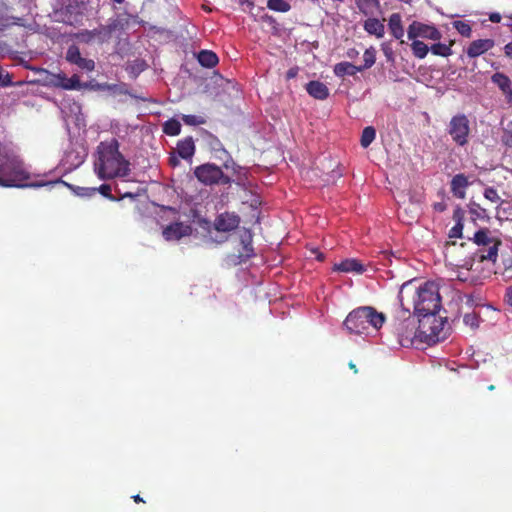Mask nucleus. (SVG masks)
<instances>
[{
  "label": "nucleus",
  "instance_id": "obj_1",
  "mask_svg": "<svg viewBox=\"0 0 512 512\" xmlns=\"http://www.w3.org/2000/svg\"><path fill=\"white\" fill-rule=\"evenodd\" d=\"M116 138L101 141L96 149L94 172L101 180L127 178L131 174V163L119 150Z\"/></svg>",
  "mask_w": 512,
  "mask_h": 512
},
{
  "label": "nucleus",
  "instance_id": "obj_2",
  "mask_svg": "<svg viewBox=\"0 0 512 512\" xmlns=\"http://www.w3.org/2000/svg\"><path fill=\"white\" fill-rule=\"evenodd\" d=\"M31 173L20 156L12 149L0 148V186L40 187L43 183L28 182Z\"/></svg>",
  "mask_w": 512,
  "mask_h": 512
},
{
  "label": "nucleus",
  "instance_id": "obj_3",
  "mask_svg": "<svg viewBox=\"0 0 512 512\" xmlns=\"http://www.w3.org/2000/svg\"><path fill=\"white\" fill-rule=\"evenodd\" d=\"M426 320H416L411 316L408 310H402L396 317L394 330L399 339V343L408 347L416 341L430 342L435 337L434 332L427 333L423 330Z\"/></svg>",
  "mask_w": 512,
  "mask_h": 512
},
{
  "label": "nucleus",
  "instance_id": "obj_4",
  "mask_svg": "<svg viewBox=\"0 0 512 512\" xmlns=\"http://www.w3.org/2000/svg\"><path fill=\"white\" fill-rule=\"evenodd\" d=\"M385 315L371 306H362L351 311L344 321L346 329L357 335L379 330L385 322Z\"/></svg>",
  "mask_w": 512,
  "mask_h": 512
},
{
  "label": "nucleus",
  "instance_id": "obj_5",
  "mask_svg": "<svg viewBox=\"0 0 512 512\" xmlns=\"http://www.w3.org/2000/svg\"><path fill=\"white\" fill-rule=\"evenodd\" d=\"M440 307L439 290L434 282H425L417 288L414 310L418 315L427 317L426 321H430V316H434Z\"/></svg>",
  "mask_w": 512,
  "mask_h": 512
},
{
  "label": "nucleus",
  "instance_id": "obj_6",
  "mask_svg": "<svg viewBox=\"0 0 512 512\" xmlns=\"http://www.w3.org/2000/svg\"><path fill=\"white\" fill-rule=\"evenodd\" d=\"M88 0H62L54 10L57 21L71 26L82 25L87 14Z\"/></svg>",
  "mask_w": 512,
  "mask_h": 512
},
{
  "label": "nucleus",
  "instance_id": "obj_7",
  "mask_svg": "<svg viewBox=\"0 0 512 512\" xmlns=\"http://www.w3.org/2000/svg\"><path fill=\"white\" fill-rule=\"evenodd\" d=\"M476 245L487 247L483 248L479 252L480 261H491L496 262L498 257V247L501 245V241L492 236V233L488 229H480L475 232L472 238L468 237Z\"/></svg>",
  "mask_w": 512,
  "mask_h": 512
},
{
  "label": "nucleus",
  "instance_id": "obj_8",
  "mask_svg": "<svg viewBox=\"0 0 512 512\" xmlns=\"http://www.w3.org/2000/svg\"><path fill=\"white\" fill-rule=\"evenodd\" d=\"M194 175L204 185L230 183V178L223 173L222 169L212 163H206L196 167Z\"/></svg>",
  "mask_w": 512,
  "mask_h": 512
},
{
  "label": "nucleus",
  "instance_id": "obj_9",
  "mask_svg": "<svg viewBox=\"0 0 512 512\" xmlns=\"http://www.w3.org/2000/svg\"><path fill=\"white\" fill-rule=\"evenodd\" d=\"M469 132V120L466 115L457 114L451 118L448 125V134L457 145L464 146L468 143Z\"/></svg>",
  "mask_w": 512,
  "mask_h": 512
},
{
  "label": "nucleus",
  "instance_id": "obj_10",
  "mask_svg": "<svg viewBox=\"0 0 512 512\" xmlns=\"http://www.w3.org/2000/svg\"><path fill=\"white\" fill-rule=\"evenodd\" d=\"M407 34L410 40H414L418 37L431 40H439L441 38V33L434 26L417 21L410 24Z\"/></svg>",
  "mask_w": 512,
  "mask_h": 512
},
{
  "label": "nucleus",
  "instance_id": "obj_11",
  "mask_svg": "<svg viewBox=\"0 0 512 512\" xmlns=\"http://www.w3.org/2000/svg\"><path fill=\"white\" fill-rule=\"evenodd\" d=\"M65 59L79 69L91 72L95 68V62L92 59L82 57L80 49L76 45H70L66 51Z\"/></svg>",
  "mask_w": 512,
  "mask_h": 512
},
{
  "label": "nucleus",
  "instance_id": "obj_12",
  "mask_svg": "<svg viewBox=\"0 0 512 512\" xmlns=\"http://www.w3.org/2000/svg\"><path fill=\"white\" fill-rule=\"evenodd\" d=\"M191 231L190 225L176 222L165 227L162 234L167 241H172L190 235Z\"/></svg>",
  "mask_w": 512,
  "mask_h": 512
},
{
  "label": "nucleus",
  "instance_id": "obj_13",
  "mask_svg": "<svg viewBox=\"0 0 512 512\" xmlns=\"http://www.w3.org/2000/svg\"><path fill=\"white\" fill-rule=\"evenodd\" d=\"M77 39L83 43L97 42L99 44L108 42L106 30L103 29L102 25L93 30H82L76 35Z\"/></svg>",
  "mask_w": 512,
  "mask_h": 512
},
{
  "label": "nucleus",
  "instance_id": "obj_14",
  "mask_svg": "<svg viewBox=\"0 0 512 512\" xmlns=\"http://www.w3.org/2000/svg\"><path fill=\"white\" fill-rule=\"evenodd\" d=\"M240 243L242 250L239 252V255L236 256L237 261H234L235 264L245 262L254 255V249L252 246V234L249 230L244 229L241 231Z\"/></svg>",
  "mask_w": 512,
  "mask_h": 512
},
{
  "label": "nucleus",
  "instance_id": "obj_15",
  "mask_svg": "<svg viewBox=\"0 0 512 512\" xmlns=\"http://www.w3.org/2000/svg\"><path fill=\"white\" fill-rule=\"evenodd\" d=\"M240 218L233 213L220 214L214 222L218 232H230L239 226Z\"/></svg>",
  "mask_w": 512,
  "mask_h": 512
},
{
  "label": "nucleus",
  "instance_id": "obj_16",
  "mask_svg": "<svg viewBox=\"0 0 512 512\" xmlns=\"http://www.w3.org/2000/svg\"><path fill=\"white\" fill-rule=\"evenodd\" d=\"M494 45L495 41L493 39H477L467 47L466 54L470 58H476L492 49Z\"/></svg>",
  "mask_w": 512,
  "mask_h": 512
},
{
  "label": "nucleus",
  "instance_id": "obj_17",
  "mask_svg": "<svg viewBox=\"0 0 512 512\" xmlns=\"http://www.w3.org/2000/svg\"><path fill=\"white\" fill-rule=\"evenodd\" d=\"M471 185L468 177L462 173L453 176L450 187L452 194L458 199H464L466 197V189Z\"/></svg>",
  "mask_w": 512,
  "mask_h": 512
},
{
  "label": "nucleus",
  "instance_id": "obj_18",
  "mask_svg": "<svg viewBox=\"0 0 512 512\" xmlns=\"http://www.w3.org/2000/svg\"><path fill=\"white\" fill-rule=\"evenodd\" d=\"M333 269L338 272L355 274H363L366 271V267L354 258H348L340 263H336Z\"/></svg>",
  "mask_w": 512,
  "mask_h": 512
},
{
  "label": "nucleus",
  "instance_id": "obj_19",
  "mask_svg": "<svg viewBox=\"0 0 512 512\" xmlns=\"http://www.w3.org/2000/svg\"><path fill=\"white\" fill-rule=\"evenodd\" d=\"M491 81L495 84L506 97L508 102H512V82L504 73L497 72L492 75Z\"/></svg>",
  "mask_w": 512,
  "mask_h": 512
},
{
  "label": "nucleus",
  "instance_id": "obj_20",
  "mask_svg": "<svg viewBox=\"0 0 512 512\" xmlns=\"http://www.w3.org/2000/svg\"><path fill=\"white\" fill-rule=\"evenodd\" d=\"M85 157L86 154L83 150L78 151L75 149H71L66 151L62 159V162L65 166H67V169L72 170L79 167L84 162Z\"/></svg>",
  "mask_w": 512,
  "mask_h": 512
},
{
  "label": "nucleus",
  "instance_id": "obj_21",
  "mask_svg": "<svg viewBox=\"0 0 512 512\" xmlns=\"http://www.w3.org/2000/svg\"><path fill=\"white\" fill-rule=\"evenodd\" d=\"M307 93L318 100H324L329 96L328 87L320 81H310L306 84Z\"/></svg>",
  "mask_w": 512,
  "mask_h": 512
},
{
  "label": "nucleus",
  "instance_id": "obj_22",
  "mask_svg": "<svg viewBox=\"0 0 512 512\" xmlns=\"http://www.w3.org/2000/svg\"><path fill=\"white\" fill-rule=\"evenodd\" d=\"M177 155L184 160H191L195 153V145L192 137H186L177 143L175 149Z\"/></svg>",
  "mask_w": 512,
  "mask_h": 512
},
{
  "label": "nucleus",
  "instance_id": "obj_23",
  "mask_svg": "<svg viewBox=\"0 0 512 512\" xmlns=\"http://www.w3.org/2000/svg\"><path fill=\"white\" fill-rule=\"evenodd\" d=\"M388 26L393 37L401 40V43H404L402 40L404 36V29L402 26V19L400 14L393 13L389 18Z\"/></svg>",
  "mask_w": 512,
  "mask_h": 512
},
{
  "label": "nucleus",
  "instance_id": "obj_24",
  "mask_svg": "<svg viewBox=\"0 0 512 512\" xmlns=\"http://www.w3.org/2000/svg\"><path fill=\"white\" fill-rule=\"evenodd\" d=\"M364 29L367 33L382 38L385 34L384 24L377 18H368L364 22Z\"/></svg>",
  "mask_w": 512,
  "mask_h": 512
},
{
  "label": "nucleus",
  "instance_id": "obj_25",
  "mask_svg": "<svg viewBox=\"0 0 512 512\" xmlns=\"http://www.w3.org/2000/svg\"><path fill=\"white\" fill-rule=\"evenodd\" d=\"M197 60L205 68H213L219 61L218 56L210 50H201L197 54Z\"/></svg>",
  "mask_w": 512,
  "mask_h": 512
},
{
  "label": "nucleus",
  "instance_id": "obj_26",
  "mask_svg": "<svg viewBox=\"0 0 512 512\" xmlns=\"http://www.w3.org/2000/svg\"><path fill=\"white\" fill-rule=\"evenodd\" d=\"M357 72H361V68L350 62H340L334 66V73L338 77L345 75L353 76Z\"/></svg>",
  "mask_w": 512,
  "mask_h": 512
},
{
  "label": "nucleus",
  "instance_id": "obj_27",
  "mask_svg": "<svg viewBox=\"0 0 512 512\" xmlns=\"http://www.w3.org/2000/svg\"><path fill=\"white\" fill-rule=\"evenodd\" d=\"M163 132L170 136H176L181 132V123L177 119H169L163 124Z\"/></svg>",
  "mask_w": 512,
  "mask_h": 512
},
{
  "label": "nucleus",
  "instance_id": "obj_28",
  "mask_svg": "<svg viewBox=\"0 0 512 512\" xmlns=\"http://www.w3.org/2000/svg\"><path fill=\"white\" fill-rule=\"evenodd\" d=\"M376 61V50L373 47H370L365 50L363 55V64L358 66L361 68V72L365 69H369L375 64Z\"/></svg>",
  "mask_w": 512,
  "mask_h": 512
},
{
  "label": "nucleus",
  "instance_id": "obj_29",
  "mask_svg": "<svg viewBox=\"0 0 512 512\" xmlns=\"http://www.w3.org/2000/svg\"><path fill=\"white\" fill-rule=\"evenodd\" d=\"M376 137V130L372 126H367L363 129L360 143L363 148H367Z\"/></svg>",
  "mask_w": 512,
  "mask_h": 512
},
{
  "label": "nucleus",
  "instance_id": "obj_30",
  "mask_svg": "<svg viewBox=\"0 0 512 512\" xmlns=\"http://www.w3.org/2000/svg\"><path fill=\"white\" fill-rule=\"evenodd\" d=\"M411 48H412L414 56L419 59L425 58L429 52L428 46L424 42L416 40V39L413 40V42L411 44Z\"/></svg>",
  "mask_w": 512,
  "mask_h": 512
},
{
  "label": "nucleus",
  "instance_id": "obj_31",
  "mask_svg": "<svg viewBox=\"0 0 512 512\" xmlns=\"http://www.w3.org/2000/svg\"><path fill=\"white\" fill-rule=\"evenodd\" d=\"M267 7L277 12H288L291 8L286 0H268Z\"/></svg>",
  "mask_w": 512,
  "mask_h": 512
},
{
  "label": "nucleus",
  "instance_id": "obj_32",
  "mask_svg": "<svg viewBox=\"0 0 512 512\" xmlns=\"http://www.w3.org/2000/svg\"><path fill=\"white\" fill-rule=\"evenodd\" d=\"M48 82L55 87L66 89L68 77L64 73L49 74Z\"/></svg>",
  "mask_w": 512,
  "mask_h": 512
},
{
  "label": "nucleus",
  "instance_id": "obj_33",
  "mask_svg": "<svg viewBox=\"0 0 512 512\" xmlns=\"http://www.w3.org/2000/svg\"><path fill=\"white\" fill-rule=\"evenodd\" d=\"M501 142L507 148L512 149V119L502 129Z\"/></svg>",
  "mask_w": 512,
  "mask_h": 512
},
{
  "label": "nucleus",
  "instance_id": "obj_34",
  "mask_svg": "<svg viewBox=\"0 0 512 512\" xmlns=\"http://www.w3.org/2000/svg\"><path fill=\"white\" fill-rule=\"evenodd\" d=\"M430 50L434 55L443 57H447L452 53L451 48L448 45L442 43L433 44Z\"/></svg>",
  "mask_w": 512,
  "mask_h": 512
},
{
  "label": "nucleus",
  "instance_id": "obj_35",
  "mask_svg": "<svg viewBox=\"0 0 512 512\" xmlns=\"http://www.w3.org/2000/svg\"><path fill=\"white\" fill-rule=\"evenodd\" d=\"M87 83H81L78 75L74 74L72 77H68V83L66 85V90H81L87 88Z\"/></svg>",
  "mask_w": 512,
  "mask_h": 512
},
{
  "label": "nucleus",
  "instance_id": "obj_36",
  "mask_svg": "<svg viewBox=\"0 0 512 512\" xmlns=\"http://www.w3.org/2000/svg\"><path fill=\"white\" fill-rule=\"evenodd\" d=\"M454 27L460 35L470 37L472 29L468 23L464 21H455Z\"/></svg>",
  "mask_w": 512,
  "mask_h": 512
},
{
  "label": "nucleus",
  "instance_id": "obj_37",
  "mask_svg": "<svg viewBox=\"0 0 512 512\" xmlns=\"http://www.w3.org/2000/svg\"><path fill=\"white\" fill-rule=\"evenodd\" d=\"M465 325L475 329L479 326V317L476 313H467L463 317Z\"/></svg>",
  "mask_w": 512,
  "mask_h": 512
},
{
  "label": "nucleus",
  "instance_id": "obj_38",
  "mask_svg": "<svg viewBox=\"0 0 512 512\" xmlns=\"http://www.w3.org/2000/svg\"><path fill=\"white\" fill-rule=\"evenodd\" d=\"M182 120L186 125L190 126H197L204 123L203 118L196 115H182Z\"/></svg>",
  "mask_w": 512,
  "mask_h": 512
},
{
  "label": "nucleus",
  "instance_id": "obj_39",
  "mask_svg": "<svg viewBox=\"0 0 512 512\" xmlns=\"http://www.w3.org/2000/svg\"><path fill=\"white\" fill-rule=\"evenodd\" d=\"M484 197L493 202V203H499L501 202V198L500 196L498 195V192L496 189H494L493 187H487L484 191Z\"/></svg>",
  "mask_w": 512,
  "mask_h": 512
},
{
  "label": "nucleus",
  "instance_id": "obj_40",
  "mask_svg": "<svg viewBox=\"0 0 512 512\" xmlns=\"http://www.w3.org/2000/svg\"><path fill=\"white\" fill-rule=\"evenodd\" d=\"M148 67V65L146 64V62L142 59H136L134 60L129 68L131 69V72L135 73V74H139L140 72L144 71L146 68Z\"/></svg>",
  "mask_w": 512,
  "mask_h": 512
},
{
  "label": "nucleus",
  "instance_id": "obj_41",
  "mask_svg": "<svg viewBox=\"0 0 512 512\" xmlns=\"http://www.w3.org/2000/svg\"><path fill=\"white\" fill-rule=\"evenodd\" d=\"M120 21L118 19H111L107 25H102L103 29L106 30L107 38L110 40L112 33L118 29Z\"/></svg>",
  "mask_w": 512,
  "mask_h": 512
},
{
  "label": "nucleus",
  "instance_id": "obj_42",
  "mask_svg": "<svg viewBox=\"0 0 512 512\" xmlns=\"http://www.w3.org/2000/svg\"><path fill=\"white\" fill-rule=\"evenodd\" d=\"M449 238H462L463 237V223H455L449 230Z\"/></svg>",
  "mask_w": 512,
  "mask_h": 512
},
{
  "label": "nucleus",
  "instance_id": "obj_43",
  "mask_svg": "<svg viewBox=\"0 0 512 512\" xmlns=\"http://www.w3.org/2000/svg\"><path fill=\"white\" fill-rule=\"evenodd\" d=\"M469 211L478 218H482L485 215V209L475 202L469 204Z\"/></svg>",
  "mask_w": 512,
  "mask_h": 512
},
{
  "label": "nucleus",
  "instance_id": "obj_44",
  "mask_svg": "<svg viewBox=\"0 0 512 512\" xmlns=\"http://www.w3.org/2000/svg\"><path fill=\"white\" fill-rule=\"evenodd\" d=\"M99 193L103 196L109 198L110 200H115L113 196L110 195L111 187L108 184H102L99 188H96Z\"/></svg>",
  "mask_w": 512,
  "mask_h": 512
},
{
  "label": "nucleus",
  "instance_id": "obj_45",
  "mask_svg": "<svg viewBox=\"0 0 512 512\" xmlns=\"http://www.w3.org/2000/svg\"><path fill=\"white\" fill-rule=\"evenodd\" d=\"M453 219L456 223H463L464 211L460 207H456L453 212Z\"/></svg>",
  "mask_w": 512,
  "mask_h": 512
},
{
  "label": "nucleus",
  "instance_id": "obj_46",
  "mask_svg": "<svg viewBox=\"0 0 512 512\" xmlns=\"http://www.w3.org/2000/svg\"><path fill=\"white\" fill-rule=\"evenodd\" d=\"M11 84V79L8 73H3L0 70V86H9Z\"/></svg>",
  "mask_w": 512,
  "mask_h": 512
},
{
  "label": "nucleus",
  "instance_id": "obj_47",
  "mask_svg": "<svg viewBox=\"0 0 512 512\" xmlns=\"http://www.w3.org/2000/svg\"><path fill=\"white\" fill-rule=\"evenodd\" d=\"M78 195L80 196H91L97 192L96 188H78Z\"/></svg>",
  "mask_w": 512,
  "mask_h": 512
},
{
  "label": "nucleus",
  "instance_id": "obj_48",
  "mask_svg": "<svg viewBox=\"0 0 512 512\" xmlns=\"http://www.w3.org/2000/svg\"><path fill=\"white\" fill-rule=\"evenodd\" d=\"M433 208L437 212H443V211L446 210L447 205H446V203L444 201L436 202V203L433 204Z\"/></svg>",
  "mask_w": 512,
  "mask_h": 512
},
{
  "label": "nucleus",
  "instance_id": "obj_49",
  "mask_svg": "<svg viewBox=\"0 0 512 512\" xmlns=\"http://www.w3.org/2000/svg\"><path fill=\"white\" fill-rule=\"evenodd\" d=\"M179 156L177 155L176 151H174L173 153H171L170 157H169V163L172 165V166H177L180 161H179Z\"/></svg>",
  "mask_w": 512,
  "mask_h": 512
},
{
  "label": "nucleus",
  "instance_id": "obj_50",
  "mask_svg": "<svg viewBox=\"0 0 512 512\" xmlns=\"http://www.w3.org/2000/svg\"><path fill=\"white\" fill-rule=\"evenodd\" d=\"M503 49L505 56L512 59V41L507 43Z\"/></svg>",
  "mask_w": 512,
  "mask_h": 512
},
{
  "label": "nucleus",
  "instance_id": "obj_51",
  "mask_svg": "<svg viewBox=\"0 0 512 512\" xmlns=\"http://www.w3.org/2000/svg\"><path fill=\"white\" fill-rule=\"evenodd\" d=\"M502 17L498 12H493L489 15V20L493 23H499Z\"/></svg>",
  "mask_w": 512,
  "mask_h": 512
},
{
  "label": "nucleus",
  "instance_id": "obj_52",
  "mask_svg": "<svg viewBox=\"0 0 512 512\" xmlns=\"http://www.w3.org/2000/svg\"><path fill=\"white\" fill-rule=\"evenodd\" d=\"M506 301L510 306H512V287H509L506 291Z\"/></svg>",
  "mask_w": 512,
  "mask_h": 512
},
{
  "label": "nucleus",
  "instance_id": "obj_53",
  "mask_svg": "<svg viewBox=\"0 0 512 512\" xmlns=\"http://www.w3.org/2000/svg\"><path fill=\"white\" fill-rule=\"evenodd\" d=\"M296 75H297V69L296 68H291L287 72V78H289V79L294 78Z\"/></svg>",
  "mask_w": 512,
  "mask_h": 512
},
{
  "label": "nucleus",
  "instance_id": "obj_54",
  "mask_svg": "<svg viewBox=\"0 0 512 512\" xmlns=\"http://www.w3.org/2000/svg\"><path fill=\"white\" fill-rule=\"evenodd\" d=\"M383 51H384V54L385 56L388 58V59H391L392 58V51L390 48L388 47H383Z\"/></svg>",
  "mask_w": 512,
  "mask_h": 512
},
{
  "label": "nucleus",
  "instance_id": "obj_55",
  "mask_svg": "<svg viewBox=\"0 0 512 512\" xmlns=\"http://www.w3.org/2000/svg\"><path fill=\"white\" fill-rule=\"evenodd\" d=\"M357 55H358V52H357L355 49H350V50H348V52H347V56H348L349 58H354V57H355V56H357Z\"/></svg>",
  "mask_w": 512,
  "mask_h": 512
},
{
  "label": "nucleus",
  "instance_id": "obj_56",
  "mask_svg": "<svg viewBox=\"0 0 512 512\" xmlns=\"http://www.w3.org/2000/svg\"><path fill=\"white\" fill-rule=\"evenodd\" d=\"M11 19H12L11 24L22 25V21H23L22 18L12 17Z\"/></svg>",
  "mask_w": 512,
  "mask_h": 512
},
{
  "label": "nucleus",
  "instance_id": "obj_57",
  "mask_svg": "<svg viewBox=\"0 0 512 512\" xmlns=\"http://www.w3.org/2000/svg\"><path fill=\"white\" fill-rule=\"evenodd\" d=\"M505 17L509 19V22H507L505 25H506L507 27H509V28H510V30L512 31V14H510V15H505Z\"/></svg>",
  "mask_w": 512,
  "mask_h": 512
},
{
  "label": "nucleus",
  "instance_id": "obj_58",
  "mask_svg": "<svg viewBox=\"0 0 512 512\" xmlns=\"http://www.w3.org/2000/svg\"><path fill=\"white\" fill-rule=\"evenodd\" d=\"M233 165H234V162H233V160H232V159H230V160H228V161H226V162L224 163V166H225V168H226V169H229V168H230V167H232Z\"/></svg>",
  "mask_w": 512,
  "mask_h": 512
},
{
  "label": "nucleus",
  "instance_id": "obj_59",
  "mask_svg": "<svg viewBox=\"0 0 512 512\" xmlns=\"http://www.w3.org/2000/svg\"><path fill=\"white\" fill-rule=\"evenodd\" d=\"M408 285H409V283H405V284H403V285H402V287H401V290H400V293H399V296H398L399 301H400L401 303H402V297H401L402 291H403V290H404Z\"/></svg>",
  "mask_w": 512,
  "mask_h": 512
},
{
  "label": "nucleus",
  "instance_id": "obj_60",
  "mask_svg": "<svg viewBox=\"0 0 512 512\" xmlns=\"http://www.w3.org/2000/svg\"><path fill=\"white\" fill-rule=\"evenodd\" d=\"M96 87H97V89H104V88H108L109 86L107 84H97Z\"/></svg>",
  "mask_w": 512,
  "mask_h": 512
},
{
  "label": "nucleus",
  "instance_id": "obj_61",
  "mask_svg": "<svg viewBox=\"0 0 512 512\" xmlns=\"http://www.w3.org/2000/svg\"><path fill=\"white\" fill-rule=\"evenodd\" d=\"M133 499H134L135 502H142L143 501L142 498L139 495H135L133 497Z\"/></svg>",
  "mask_w": 512,
  "mask_h": 512
},
{
  "label": "nucleus",
  "instance_id": "obj_62",
  "mask_svg": "<svg viewBox=\"0 0 512 512\" xmlns=\"http://www.w3.org/2000/svg\"><path fill=\"white\" fill-rule=\"evenodd\" d=\"M349 367L353 369L355 372H357L356 366L352 362L349 364Z\"/></svg>",
  "mask_w": 512,
  "mask_h": 512
},
{
  "label": "nucleus",
  "instance_id": "obj_63",
  "mask_svg": "<svg viewBox=\"0 0 512 512\" xmlns=\"http://www.w3.org/2000/svg\"><path fill=\"white\" fill-rule=\"evenodd\" d=\"M125 0H113L114 3L116 4H122L124 3Z\"/></svg>",
  "mask_w": 512,
  "mask_h": 512
},
{
  "label": "nucleus",
  "instance_id": "obj_64",
  "mask_svg": "<svg viewBox=\"0 0 512 512\" xmlns=\"http://www.w3.org/2000/svg\"><path fill=\"white\" fill-rule=\"evenodd\" d=\"M123 197H133V195L131 193H126Z\"/></svg>",
  "mask_w": 512,
  "mask_h": 512
}]
</instances>
